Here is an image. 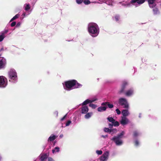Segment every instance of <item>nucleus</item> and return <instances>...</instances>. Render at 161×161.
Returning <instances> with one entry per match:
<instances>
[{"mask_svg": "<svg viewBox=\"0 0 161 161\" xmlns=\"http://www.w3.org/2000/svg\"><path fill=\"white\" fill-rule=\"evenodd\" d=\"M146 0H132L130 1V3L132 5L137 7L143 3Z\"/></svg>", "mask_w": 161, "mask_h": 161, "instance_id": "nucleus-9", "label": "nucleus"}, {"mask_svg": "<svg viewBox=\"0 0 161 161\" xmlns=\"http://www.w3.org/2000/svg\"><path fill=\"white\" fill-rule=\"evenodd\" d=\"M47 157L46 154H44L40 155V161H45Z\"/></svg>", "mask_w": 161, "mask_h": 161, "instance_id": "nucleus-19", "label": "nucleus"}, {"mask_svg": "<svg viewBox=\"0 0 161 161\" xmlns=\"http://www.w3.org/2000/svg\"><path fill=\"white\" fill-rule=\"evenodd\" d=\"M128 82L126 81H124L123 82L120 90L119 91V94L124 93L126 87L128 85Z\"/></svg>", "mask_w": 161, "mask_h": 161, "instance_id": "nucleus-10", "label": "nucleus"}, {"mask_svg": "<svg viewBox=\"0 0 161 161\" xmlns=\"http://www.w3.org/2000/svg\"><path fill=\"white\" fill-rule=\"evenodd\" d=\"M125 134V132L122 131L121 133L118 134L117 136H114L111 139V140L114 142L116 146H122L124 142L121 139Z\"/></svg>", "mask_w": 161, "mask_h": 161, "instance_id": "nucleus-3", "label": "nucleus"}, {"mask_svg": "<svg viewBox=\"0 0 161 161\" xmlns=\"http://www.w3.org/2000/svg\"><path fill=\"white\" fill-rule=\"evenodd\" d=\"M93 115V113L92 112L87 113L85 116V118L86 119H89Z\"/></svg>", "mask_w": 161, "mask_h": 161, "instance_id": "nucleus-24", "label": "nucleus"}, {"mask_svg": "<svg viewBox=\"0 0 161 161\" xmlns=\"http://www.w3.org/2000/svg\"><path fill=\"white\" fill-rule=\"evenodd\" d=\"M153 12L154 15H157L160 14V12L158 8L157 7L153 8Z\"/></svg>", "mask_w": 161, "mask_h": 161, "instance_id": "nucleus-18", "label": "nucleus"}, {"mask_svg": "<svg viewBox=\"0 0 161 161\" xmlns=\"http://www.w3.org/2000/svg\"><path fill=\"white\" fill-rule=\"evenodd\" d=\"M119 122L122 125L124 126L128 124L130 122V121L127 117H121Z\"/></svg>", "mask_w": 161, "mask_h": 161, "instance_id": "nucleus-11", "label": "nucleus"}, {"mask_svg": "<svg viewBox=\"0 0 161 161\" xmlns=\"http://www.w3.org/2000/svg\"><path fill=\"white\" fill-rule=\"evenodd\" d=\"M91 103L90 99H87L82 104V105H85L88 103Z\"/></svg>", "mask_w": 161, "mask_h": 161, "instance_id": "nucleus-29", "label": "nucleus"}, {"mask_svg": "<svg viewBox=\"0 0 161 161\" xmlns=\"http://www.w3.org/2000/svg\"><path fill=\"white\" fill-rule=\"evenodd\" d=\"M96 153L98 155H100L102 154L103 151L101 150H97L96 151Z\"/></svg>", "mask_w": 161, "mask_h": 161, "instance_id": "nucleus-34", "label": "nucleus"}, {"mask_svg": "<svg viewBox=\"0 0 161 161\" xmlns=\"http://www.w3.org/2000/svg\"><path fill=\"white\" fill-rule=\"evenodd\" d=\"M148 5L150 8H153L156 6L155 0H148Z\"/></svg>", "mask_w": 161, "mask_h": 161, "instance_id": "nucleus-14", "label": "nucleus"}, {"mask_svg": "<svg viewBox=\"0 0 161 161\" xmlns=\"http://www.w3.org/2000/svg\"><path fill=\"white\" fill-rule=\"evenodd\" d=\"M118 103L119 104L124 108H128L129 107V104L126 99L125 98H120L119 99Z\"/></svg>", "mask_w": 161, "mask_h": 161, "instance_id": "nucleus-6", "label": "nucleus"}, {"mask_svg": "<svg viewBox=\"0 0 161 161\" xmlns=\"http://www.w3.org/2000/svg\"><path fill=\"white\" fill-rule=\"evenodd\" d=\"M142 117V114L141 113H140L139 114V118H141Z\"/></svg>", "mask_w": 161, "mask_h": 161, "instance_id": "nucleus-53", "label": "nucleus"}, {"mask_svg": "<svg viewBox=\"0 0 161 161\" xmlns=\"http://www.w3.org/2000/svg\"><path fill=\"white\" fill-rule=\"evenodd\" d=\"M3 50V48H1V49L0 50V52Z\"/></svg>", "mask_w": 161, "mask_h": 161, "instance_id": "nucleus-55", "label": "nucleus"}, {"mask_svg": "<svg viewBox=\"0 0 161 161\" xmlns=\"http://www.w3.org/2000/svg\"><path fill=\"white\" fill-rule=\"evenodd\" d=\"M97 100V98H93L91 100H90L91 103L92 102H93Z\"/></svg>", "mask_w": 161, "mask_h": 161, "instance_id": "nucleus-45", "label": "nucleus"}, {"mask_svg": "<svg viewBox=\"0 0 161 161\" xmlns=\"http://www.w3.org/2000/svg\"><path fill=\"white\" fill-rule=\"evenodd\" d=\"M8 30L5 29L4 31H3L1 32V34L3 36H4L5 37H6V34L8 32Z\"/></svg>", "mask_w": 161, "mask_h": 161, "instance_id": "nucleus-30", "label": "nucleus"}, {"mask_svg": "<svg viewBox=\"0 0 161 161\" xmlns=\"http://www.w3.org/2000/svg\"><path fill=\"white\" fill-rule=\"evenodd\" d=\"M120 19V16L119 15H116L113 17V20L117 22H119Z\"/></svg>", "mask_w": 161, "mask_h": 161, "instance_id": "nucleus-22", "label": "nucleus"}, {"mask_svg": "<svg viewBox=\"0 0 161 161\" xmlns=\"http://www.w3.org/2000/svg\"><path fill=\"white\" fill-rule=\"evenodd\" d=\"M121 113L122 116L121 117H126L127 116H128L130 114V113L128 110L123 109L122 110L121 112Z\"/></svg>", "mask_w": 161, "mask_h": 161, "instance_id": "nucleus-17", "label": "nucleus"}, {"mask_svg": "<svg viewBox=\"0 0 161 161\" xmlns=\"http://www.w3.org/2000/svg\"><path fill=\"white\" fill-rule=\"evenodd\" d=\"M21 25V23L20 22H18L17 24L16 27H19Z\"/></svg>", "mask_w": 161, "mask_h": 161, "instance_id": "nucleus-51", "label": "nucleus"}, {"mask_svg": "<svg viewBox=\"0 0 161 161\" xmlns=\"http://www.w3.org/2000/svg\"><path fill=\"white\" fill-rule=\"evenodd\" d=\"M87 30L89 35L92 37H95L98 35L100 29L97 24L92 22L88 24Z\"/></svg>", "mask_w": 161, "mask_h": 161, "instance_id": "nucleus-2", "label": "nucleus"}, {"mask_svg": "<svg viewBox=\"0 0 161 161\" xmlns=\"http://www.w3.org/2000/svg\"><path fill=\"white\" fill-rule=\"evenodd\" d=\"M109 151H105L100 157V161H107L109 158Z\"/></svg>", "mask_w": 161, "mask_h": 161, "instance_id": "nucleus-8", "label": "nucleus"}, {"mask_svg": "<svg viewBox=\"0 0 161 161\" xmlns=\"http://www.w3.org/2000/svg\"><path fill=\"white\" fill-rule=\"evenodd\" d=\"M110 129L107 128H104V131L106 132H109L110 133Z\"/></svg>", "mask_w": 161, "mask_h": 161, "instance_id": "nucleus-37", "label": "nucleus"}, {"mask_svg": "<svg viewBox=\"0 0 161 161\" xmlns=\"http://www.w3.org/2000/svg\"><path fill=\"white\" fill-rule=\"evenodd\" d=\"M101 106L97 108V111L98 112H101L105 111L106 110L107 107L105 106Z\"/></svg>", "mask_w": 161, "mask_h": 161, "instance_id": "nucleus-21", "label": "nucleus"}, {"mask_svg": "<svg viewBox=\"0 0 161 161\" xmlns=\"http://www.w3.org/2000/svg\"><path fill=\"white\" fill-rule=\"evenodd\" d=\"M83 2V0H76V3L78 4H81Z\"/></svg>", "mask_w": 161, "mask_h": 161, "instance_id": "nucleus-39", "label": "nucleus"}, {"mask_svg": "<svg viewBox=\"0 0 161 161\" xmlns=\"http://www.w3.org/2000/svg\"><path fill=\"white\" fill-rule=\"evenodd\" d=\"M19 16V14H16L14 16L10 21V22L15 20L17 19Z\"/></svg>", "mask_w": 161, "mask_h": 161, "instance_id": "nucleus-31", "label": "nucleus"}, {"mask_svg": "<svg viewBox=\"0 0 161 161\" xmlns=\"http://www.w3.org/2000/svg\"><path fill=\"white\" fill-rule=\"evenodd\" d=\"M16 23L15 22L13 21L11 24V26L13 27L16 25Z\"/></svg>", "mask_w": 161, "mask_h": 161, "instance_id": "nucleus-46", "label": "nucleus"}, {"mask_svg": "<svg viewBox=\"0 0 161 161\" xmlns=\"http://www.w3.org/2000/svg\"><path fill=\"white\" fill-rule=\"evenodd\" d=\"M5 37L4 36H3L2 35H0V42H2L3 41Z\"/></svg>", "mask_w": 161, "mask_h": 161, "instance_id": "nucleus-42", "label": "nucleus"}, {"mask_svg": "<svg viewBox=\"0 0 161 161\" xmlns=\"http://www.w3.org/2000/svg\"><path fill=\"white\" fill-rule=\"evenodd\" d=\"M72 123V121L70 120H68L65 124V126H68L70 125Z\"/></svg>", "mask_w": 161, "mask_h": 161, "instance_id": "nucleus-36", "label": "nucleus"}, {"mask_svg": "<svg viewBox=\"0 0 161 161\" xmlns=\"http://www.w3.org/2000/svg\"><path fill=\"white\" fill-rule=\"evenodd\" d=\"M102 106H106L108 105V107L109 108H112L114 106L112 104H110L108 102L103 103H102Z\"/></svg>", "mask_w": 161, "mask_h": 161, "instance_id": "nucleus-23", "label": "nucleus"}, {"mask_svg": "<svg viewBox=\"0 0 161 161\" xmlns=\"http://www.w3.org/2000/svg\"><path fill=\"white\" fill-rule=\"evenodd\" d=\"M25 10L28 11L30 9V5L29 3H26L24 5Z\"/></svg>", "mask_w": 161, "mask_h": 161, "instance_id": "nucleus-27", "label": "nucleus"}, {"mask_svg": "<svg viewBox=\"0 0 161 161\" xmlns=\"http://www.w3.org/2000/svg\"><path fill=\"white\" fill-rule=\"evenodd\" d=\"M67 114H66V115H65L63 118H62L61 119H60V120L61 121H63V120H64L65 119V118H66V117L67 116Z\"/></svg>", "mask_w": 161, "mask_h": 161, "instance_id": "nucleus-49", "label": "nucleus"}, {"mask_svg": "<svg viewBox=\"0 0 161 161\" xmlns=\"http://www.w3.org/2000/svg\"><path fill=\"white\" fill-rule=\"evenodd\" d=\"M101 3H99L98 2H94L93 3H104L106 2V0H98Z\"/></svg>", "mask_w": 161, "mask_h": 161, "instance_id": "nucleus-33", "label": "nucleus"}, {"mask_svg": "<svg viewBox=\"0 0 161 161\" xmlns=\"http://www.w3.org/2000/svg\"><path fill=\"white\" fill-rule=\"evenodd\" d=\"M101 137H103L104 138H106L108 137V135H102Z\"/></svg>", "mask_w": 161, "mask_h": 161, "instance_id": "nucleus-50", "label": "nucleus"}, {"mask_svg": "<svg viewBox=\"0 0 161 161\" xmlns=\"http://www.w3.org/2000/svg\"><path fill=\"white\" fill-rule=\"evenodd\" d=\"M88 110V107L86 106H84L81 108V113L82 114H86L87 113Z\"/></svg>", "mask_w": 161, "mask_h": 161, "instance_id": "nucleus-16", "label": "nucleus"}, {"mask_svg": "<svg viewBox=\"0 0 161 161\" xmlns=\"http://www.w3.org/2000/svg\"><path fill=\"white\" fill-rule=\"evenodd\" d=\"M64 89L67 91H69L73 89L79 88L82 85L79 83L74 80L65 81L62 83Z\"/></svg>", "mask_w": 161, "mask_h": 161, "instance_id": "nucleus-1", "label": "nucleus"}, {"mask_svg": "<svg viewBox=\"0 0 161 161\" xmlns=\"http://www.w3.org/2000/svg\"><path fill=\"white\" fill-rule=\"evenodd\" d=\"M57 136L54 134H51L47 139V142L51 144V142L54 141L57 138Z\"/></svg>", "mask_w": 161, "mask_h": 161, "instance_id": "nucleus-15", "label": "nucleus"}, {"mask_svg": "<svg viewBox=\"0 0 161 161\" xmlns=\"http://www.w3.org/2000/svg\"><path fill=\"white\" fill-rule=\"evenodd\" d=\"M125 95L127 97H130L134 94V90L133 88H131L124 92Z\"/></svg>", "mask_w": 161, "mask_h": 161, "instance_id": "nucleus-12", "label": "nucleus"}, {"mask_svg": "<svg viewBox=\"0 0 161 161\" xmlns=\"http://www.w3.org/2000/svg\"><path fill=\"white\" fill-rule=\"evenodd\" d=\"M83 2L85 5H88L91 3L89 0H83Z\"/></svg>", "mask_w": 161, "mask_h": 161, "instance_id": "nucleus-32", "label": "nucleus"}, {"mask_svg": "<svg viewBox=\"0 0 161 161\" xmlns=\"http://www.w3.org/2000/svg\"><path fill=\"white\" fill-rule=\"evenodd\" d=\"M89 106L90 107H91L92 108H94V109L95 108L97 107V105H95V104H93L92 103H90Z\"/></svg>", "mask_w": 161, "mask_h": 161, "instance_id": "nucleus-35", "label": "nucleus"}, {"mask_svg": "<svg viewBox=\"0 0 161 161\" xmlns=\"http://www.w3.org/2000/svg\"><path fill=\"white\" fill-rule=\"evenodd\" d=\"M6 64V61L5 59L3 57H0V69L4 68Z\"/></svg>", "mask_w": 161, "mask_h": 161, "instance_id": "nucleus-13", "label": "nucleus"}, {"mask_svg": "<svg viewBox=\"0 0 161 161\" xmlns=\"http://www.w3.org/2000/svg\"><path fill=\"white\" fill-rule=\"evenodd\" d=\"M64 136V135L63 134H61L59 136V138H62Z\"/></svg>", "mask_w": 161, "mask_h": 161, "instance_id": "nucleus-52", "label": "nucleus"}, {"mask_svg": "<svg viewBox=\"0 0 161 161\" xmlns=\"http://www.w3.org/2000/svg\"><path fill=\"white\" fill-rule=\"evenodd\" d=\"M7 85V79L4 76H0V87L4 88Z\"/></svg>", "mask_w": 161, "mask_h": 161, "instance_id": "nucleus-7", "label": "nucleus"}, {"mask_svg": "<svg viewBox=\"0 0 161 161\" xmlns=\"http://www.w3.org/2000/svg\"><path fill=\"white\" fill-rule=\"evenodd\" d=\"M116 112L117 113V114H118V115H119L121 113V112L118 109V108H117L116 109Z\"/></svg>", "mask_w": 161, "mask_h": 161, "instance_id": "nucleus-44", "label": "nucleus"}, {"mask_svg": "<svg viewBox=\"0 0 161 161\" xmlns=\"http://www.w3.org/2000/svg\"><path fill=\"white\" fill-rule=\"evenodd\" d=\"M58 111H55L54 112V115H55L56 117H58Z\"/></svg>", "mask_w": 161, "mask_h": 161, "instance_id": "nucleus-43", "label": "nucleus"}, {"mask_svg": "<svg viewBox=\"0 0 161 161\" xmlns=\"http://www.w3.org/2000/svg\"><path fill=\"white\" fill-rule=\"evenodd\" d=\"M30 14V13L26 14L24 12L23 13L22 15L23 18H24V17L28 15H29Z\"/></svg>", "mask_w": 161, "mask_h": 161, "instance_id": "nucleus-41", "label": "nucleus"}, {"mask_svg": "<svg viewBox=\"0 0 161 161\" xmlns=\"http://www.w3.org/2000/svg\"><path fill=\"white\" fill-rule=\"evenodd\" d=\"M147 59H146V58H142V62L144 63H145V62L147 61Z\"/></svg>", "mask_w": 161, "mask_h": 161, "instance_id": "nucleus-48", "label": "nucleus"}, {"mask_svg": "<svg viewBox=\"0 0 161 161\" xmlns=\"http://www.w3.org/2000/svg\"><path fill=\"white\" fill-rule=\"evenodd\" d=\"M141 135V133L138 131H135L133 132V136L134 138H136Z\"/></svg>", "mask_w": 161, "mask_h": 161, "instance_id": "nucleus-26", "label": "nucleus"}, {"mask_svg": "<svg viewBox=\"0 0 161 161\" xmlns=\"http://www.w3.org/2000/svg\"><path fill=\"white\" fill-rule=\"evenodd\" d=\"M114 0H106L105 3L109 5H113V3H114Z\"/></svg>", "mask_w": 161, "mask_h": 161, "instance_id": "nucleus-28", "label": "nucleus"}, {"mask_svg": "<svg viewBox=\"0 0 161 161\" xmlns=\"http://www.w3.org/2000/svg\"><path fill=\"white\" fill-rule=\"evenodd\" d=\"M107 119L108 121L112 123V124L109 123L108 124V126L110 129L112 128L113 126L118 127L119 125V122L118 121H116L112 117L108 116ZM117 131V130L116 129H110V133L112 135L114 133H115Z\"/></svg>", "mask_w": 161, "mask_h": 161, "instance_id": "nucleus-4", "label": "nucleus"}, {"mask_svg": "<svg viewBox=\"0 0 161 161\" xmlns=\"http://www.w3.org/2000/svg\"><path fill=\"white\" fill-rule=\"evenodd\" d=\"M140 144V143L139 141L137 140H136L135 141V145L136 146H138Z\"/></svg>", "mask_w": 161, "mask_h": 161, "instance_id": "nucleus-38", "label": "nucleus"}, {"mask_svg": "<svg viewBox=\"0 0 161 161\" xmlns=\"http://www.w3.org/2000/svg\"><path fill=\"white\" fill-rule=\"evenodd\" d=\"M47 161H55V160L51 157H48L47 158Z\"/></svg>", "mask_w": 161, "mask_h": 161, "instance_id": "nucleus-47", "label": "nucleus"}, {"mask_svg": "<svg viewBox=\"0 0 161 161\" xmlns=\"http://www.w3.org/2000/svg\"><path fill=\"white\" fill-rule=\"evenodd\" d=\"M9 81L13 83H15L18 81V76L15 70L14 69H11L8 73Z\"/></svg>", "mask_w": 161, "mask_h": 161, "instance_id": "nucleus-5", "label": "nucleus"}, {"mask_svg": "<svg viewBox=\"0 0 161 161\" xmlns=\"http://www.w3.org/2000/svg\"><path fill=\"white\" fill-rule=\"evenodd\" d=\"M59 151L60 148L58 147H55L54 149L52 150V153L53 154L56 153H58Z\"/></svg>", "mask_w": 161, "mask_h": 161, "instance_id": "nucleus-25", "label": "nucleus"}, {"mask_svg": "<svg viewBox=\"0 0 161 161\" xmlns=\"http://www.w3.org/2000/svg\"><path fill=\"white\" fill-rule=\"evenodd\" d=\"M2 160V156L1 154L0 153V161H1Z\"/></svg>", "mask_w": 161, "mask_h": 161, "instance_id": "nucleus-54", "label": "nucleus"}, {"mask_svg": "<svg viewBox=\"0 0 161 161\" xmlns=\"http://www.w3.org/2000/svg\"><path fill=\"white\" fill-rule=\"evenodd\" d=\"M119 3L122 4L123 6H125L126 7H131L132 5L130 2L129 3H127L126 2L125 3H122V2H120Z\"/></svg>", "mask_w": 161, "mask_h": 161, "instance_id": "nucleus-20", "label": "nucleus"}, {"mask_svg": "<svg viewBox=\"0 0 161 161\" xmlns=\"http://www.w3.org/2000/svg\"><path fill=\"white\" fill-rule=\"evenodd\" d=\"M77 119V117L76 116H75V117H73V120H72V122H73V123H74V124H75V123H76V120Z\"/></svg>", "mask_w": 161, "mask_h": 161, "instance_id": "nucleus-40", "label": "nucleus"}]
</instances>
